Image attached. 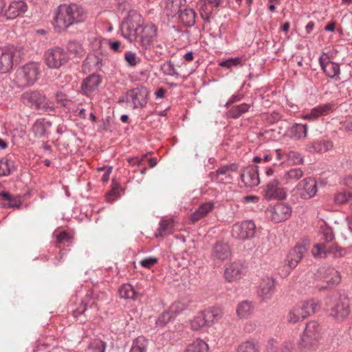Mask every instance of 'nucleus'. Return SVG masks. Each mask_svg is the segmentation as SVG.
Listing matches in <instances>:
<instances>
[{"label":"nucleus","instance_id":"40","mask_svg":"<svg viewBox=\"0 0 352 352\" xmlns=\"http://www.w3.org/2000/svg\"><path fill=\"white\" fill-rule=\"evenodd\" d=\"M186 3V0H168L166 9L170 10V14L176 15L182 12L181 6L182 3Z\"/></svg>","mask_w":352,"mask_h":352},{"label":"nucleus","instance_id":"47","mask_svg":"<svg viewBox=\"0 0 352 352\" xmlns=\"http://www.w3.org/2000/svg\"><path fill=\"white\" fill-rule=\"evenodd\" d=\"M13 166V162L10 160H0V176L8 175L11 173V167Z\"/></svg>","mask_w":352,"mask_h":352},{"label":"nucleus","instance_id":"9","mask_svg":"<svg viewBox=\"0 0 352 352\" xmlns=\"http://www.w3.org/2000/svg\"><path fill=\"white\" fill-rule=\"evenodd\" d=\"M148 90L142 85L129 90L126 94V102H132L133 109L143 108L148 102Z\"/></svg>","mask_w":352,"mask_h":352},{"label":"nucleus","instance_id":"42","mask_svg":"<svg viewBox=\"0 0 352 352\" xmlns=\"http://www.w3.org/2000/svg\"><path fill=\"white\" fill-rule=\"evenodd\" d=\"M192 330L197 331L204 327H206V320L202 311L199 312L190 322Z\"/></svg>","mask_w":352,"mask_h":352},{"label":"nucleus","instance_id":"43","mask_svg":"<svg viewBox=\"0 0 352 352\" xmlns=\"http://www.w3.org/2000/svg\"><path fill=\"white\" fill-rule=\"evenodd\" d=\"M113 187L106 195L107 201L109 203L114 201L119 196L120 192L122 190L121 186L113 179Z\"/></svg>","mask_w":352,"mask_h":352},{"label":"nucleus","instance_id":"49","mask_svg":"<svg viewBox=\"0 0 352 352\" xmlns=\"http://www.w3.org/2000/svg\"><path fill=\"white\" fill-rule=\"evenodd\" d=\"M242 58L240 57L230 58L229 59L221 61L219 65L223 67L230 69L241 64Z\"/></svg>","mask_w":352,"mask_h":352},{"label":"nucleus","instance_id":"53","mask_svg":"<svg viewBox=\"0 0 352 352\" xmlns=\"http://www.w3.org/2000/svg\"><path fill=\"white\" fill-rule=\"evenodd\" d=\"M124 58L128 65L131 67L135 66L140 61V59L137 57L136 54L131 52H127L124 55Z\"/></svg>","mask_w":352,"mask_h":352},{"label":"nucleus","instance_id":"64","mask_svg":"<svg viewBox=\"0 0 352 352\" xmlns=\"http://www.w3.org/2000/svg\"><path fill=\"white\" fill-rule=\"evenodd\" d=\"M166 92V89L163 87H161V88H159L155 92V96H156V98H162L164 97Z\"/></svg>","mask_w":352,"mask_h":352},{"label":"nucleus","instance_id":"19","mask_svg":"<svg viewBox=\"0 0 352 352\" xmlns=\"http://www.w3.org/2000/svg\"><path fill=\"white\" fill-rule=\"evenodd\" d=\"M285 192L283 188L278 187V182L274 179L269 182L264 190V196L268 200L278 199H283L285 198Z\"/></svg>","mask_w":352,"mask_h":352},{"label":"nucleus","instance_id":"7","mask_svg":"<svg viewBox=\"0 0 352 352\" xmlns=\"http://www.w3.org/2000/svg\"><path fill=\"white\" fill-rule=\"evenodd\" d=\"M256 227L252 220L237 222L232 226L231 234L236 239L245 241L254 237Z\"/></svg>","mask_w":352,"mask_h":352},{"label":"nucleus","instance_id":"37","mask_svg":"<svg viewBox=\"0 0 352 352\" xmlns=\"http://www.w3.org/2000/svg\"><path fill=\"white\" fill-rule=\"evenodd\" d=\"M107 343L100 339H92L87 346L88 352H105Z\"/></svg>","mask_w":352,"mask_h":352},{"label":"nucleus","instance_id":"45","mask_svg":"<svg viewBox=\"0 0 352 352\" xmlns=\"http://www.w3.org/2000/svg\"><path fill=\"white\" fill-rule=\"evenodd\" d=\"M305 318L303 315V312L299 307H294L289 313L288 321L290 323H296L300 320H304Z\"/></svg>","mask_w":352,"mask_h":352},{"label":"nucleus","instance_id":"28","mask_svg":"<svg viewBox=\"0 0 352 352\" xmlns=\"http://www.w3.org/2000/svg\"><path fill=\"white\" fill-rule=\"evenodd\" d=\"M195 12L191 8H185L179 15L180 21L187 27L193 26L195 23Z\"/></svg>","mask_w":352,"mask_h":352},{"label":"nucleus","instance_id":"26","mask_svg":"<svg viewBox=\"0 0 352 352\" xmlns=\"http://www.w3.org/2000/svg\"><path fill=\"white\" fill-rule=\"evenodd\" d=\"M214 208V204L211 202H206L199 206V208L190 214V220L194 223L205 216H206Z\"/></svg>","mask_w":352,"mask_h":352},{"label":"nucleus","instance_id":"54","mask_svg":"<svg viewBox=\"0 0 352 352\" xmlns=\"http://www.w3.org/2000/svg\"><path fill=\"white\" fill-rule=\"evenodd\" d=\"M340 276L339 275V273L336 271L333 274V275L325 280V283L329 286L330 288H332L340 283Z\"/></svg>","mask_w":352,"mask_h":352},{"label":"nucleus","instance_id":"56","mask_svg":"<svg viewBox=\"0 0 352 352\" xmlns=\"http://www.w3.org/2000/svg\"><path fill=\"white\" fill-rule=\"evenodd\" d=\"M73 237L65 231L60 232L56 235V242L58 243H63V241L72 242Z\"/></svg>","mask_w":352,"mask_h":352},{"label":"nucleus","instance_id":"50","mask_svg":"<svg viewBox=\"0 0 352 352\" xmlns=\"http://www.w3.org/2000/svg\"><path fill=\"white\" fill-rule=\"evenodd\" d=\"M162 70L163 71V72L165 75H168V76H178L179 75V74L177 73L176 69H175L174 64L170 61L166 62L164 64H163L162 65Z\"/></svg>","mask_w":352,"mask_h":352},{"label":"nucleus","instance_id":"24","mask_svg":"<svg viewBox=\"0 0 352 352\" xmlns=\"http://www.w3.org/2000/svg\"><path fill=\"white\" fill-rule=\"evenodd\" d=\"M95 303L94 300V292L92 290H88L86 295L81 301L79 307L73 311V316L74 318H78L81 315L85 314L87 306L90 307Z\"/></svg>","mask_w":352,"mask_h":352},{"label":"nucleus","instance_id":"39","mask_svg":"<svg viewBox=\"0 0 352 352\" xmlns=\"http://www.w3.org/2000/svg\"><path fill=\"white\" fill-rule=\"evenodd\" d=\"M252 306L251 302L244 300L241 302L236 309V314L240 318H247L252 312Z\"/></svg>","mask_w":352,"mask_h":352},{"label":"nucleus","instance_id":"15","mask_svg":"<svg viewBox=\"0 0 352 352\" xmlns=\"http://www.w3.org/2000/svg\"><path fill=\"white\" fill-rule=\"evenodd\" d=\"M292 214V207L285 203H278L272 208V221L280 223L287 220Z\"/></svg>","mask_w":352,"mask_h":352},{"label":"nucleus","instance_id":"21","mask_svg":"<svg viewBox=\"0 0 352 352\" xmlns=\"http://www.w3.org/2000/svg\"><path fill=\"white\" fill-rule=\"evenodd\" d=\"M307 251V248L303 245H296L289 252L287 257V264L290 269H294L302 259L304 253Z\"/></svg>","mask_w":352,"mask_h":352},{"label":"nucleus","instance_id":"62","mask_svg":"<svg viewBox=\"0 0 352 352\" xmlns=\"http://www.w3.org/2000/svg\"><path fill=\"white\" fill-rule=\"evenodd\" d=\"M0 198L5 201H13L14 197H12L9 192L2 191L0 192Z\"/></svg>","mask_w":352,"mask_h":352},{"label":"nucleus","instance_id":"30","mask_svg":"<svg viewBox=\"0 0 352 352\" xmlns=\"http://www.w3.org/2000/svg\"><path fill=\"white\" fill-rule=\"evenodd\" d=\"M260 346L255 340H250L240 344L236 349V352H258Z\"/></svg>","mask_w":352,"mask_h":352},{"label":"nucleus","instance_id":"29","mask_svg":"<svg viewBox=\"0 0 352 352\" xmlns=\"http://www.w3.org/2000/svg\"><path fill=\"white\" fill-rule=\"evenodd\" d=\"M175 226L174 220L173 219H164L160 223V227L155 233V236H163L164 235L172 233V230Z\"/></svg>","mask_w":352,"mask_h":352},{"label":"nucleus","instance_id":"34","mask_svg":"<svg viewBox=\"0 0 352 352\" xmlns=\"http://www.w3.org/2000/svg\"><path fill=\"white\" fill-rule=\"evenodd\" d=\"M208 350V344L202 340L197 339L188 345L185 352H207Z\"/></svg>","mask_w":352,"mask_h":352},{"label":"nucleus","instance_id":"61","mask_svg":"<svg viewBox=\"0 0 352 352\" xmlns=\"http://www.w3.org/2000/svg\"><path fill=\"white\" fill-rule=\"evenodd\" d=\"M204 1V3L202 6L206 8V10L208 9V4L213 5L214 8L219 7L221 3V0H203Z\"/></svg>","mask_w":352,"mask_h":352},{"label":"nucleus","instance_id":"10","mask_svg":"<svg viewBox=\"0 0 352 352\" xmlns=\"http://www.w3.org/2000/svg\"><path fill=\"white\" fill-rule=\"evenodd\" d=\"M157 27L152 23L142 25L138 34V42L143 49H148L153 44L154 39L157 36Z\"/></svg>","mask_w":352,"mask_h":352},{"label":"nucleus","instance_id":"5","mask_svg":"<svg viewBox=\"0 0 352 352\" xmlns=\"http://www.w3.org/2000/svg\"><path fill=\"white\" fill-rule=\"evenodd\" d=\"M40 67L36 63H29L24 65L17 73L16 80L19 87L31 86L38 80Z\"/></svg>","mask_w":352,"mask_h":352},{"label":"nucleus","instance_id":"14","mask_svg":"<svg viewBox=\"0 0 352 352\" xmlns=\"http://www.w3.org/2000/svg\"><path fill=\"white\" fill-rule=\"evenodd\" d=\"M102 82L101 76L99 74H92L84 78L81 82L80 91L83 95L90 96L94 91L98 89Z\"/></svg>","mask_w":352,"mask_h":352},{"label":"nucleus","instance_id":"13","mask_svg":"<svg viewBox=\"0 0 352 352\" xmlns=\"http://www.w3.org/2000/svg\"><path fill=\"white\" fill-rule=\"evenodd\" d=\"M258 168V166L250 165L242 170L240 176L246 187H254L259 184Z\"/></svg>","mask_w":352,"mask_h":352},{"label":"nucleus","instance_id":"12","mask_svg":"<svg viewBox=\"0 0 352 352\" xmlns=\"http://www.w3.org/2000/svg\"><path fill=\"white\" fill-rule=\"evenodd\" d=\"M316 251H313V255L315 257H325L327 255H332L334 258H340L344 256L346 254L344 248L337 245L327 246L322 243H317L314 245Z\"/></svg>","mask_w":352,"mask_h":352},{"label":"nucleus","instance_id":"3","mask_svg":"<svg viewBox=\"0 0 352 352\" xmlns=\"http://www.w3.org/2000/svg\"><path fill=\"white\" fill-rule=\"evenodd\" d=\"M326 305L329 315L338 322L345 320L350 313L349 299L344 295L331 296Z\"/></svg>","mask_w":352,"mask_h":352},{"label":"nucleus","instance_id":"20","mask_svg":"<svg viewBox=\"0 0 352 352\" xmlns=\"http://www.w3.org/2000/svg\"><path fill=\"white\" fill-rule=\"evenodd\" d=\"M335 104L333 102H328L320 104L313 108L311 111L304 116V118L307 120H315L320 116H325L333 110Z\"/></svg>","mask_w":352,"mask_h":352},{"label":"nucleus","instance_id":"25","mask_svg":"<svg viewBox=\"0 0 352 352\" xmlns=\"http://www.w3.org/2000/svg\"><path fill=\"white\" fill-rule=\"evenodd\" d=\"M204 316L206 327L212 326L223 316V311L219 307H209L202 311Z\"/></svg>","mask_w":352,"mask_h":352},{"label":"nucleus","instance_id":"59","mask_svg":"<svg viewBox=\"0 0 352 352\" xmlns=\"http://www.w3.org/2000/svg\"><path fill=\"white\" fill-rule=\"evenodd\" d=\"M109 47L110 48L116 52H121V49H120V45H121V43L120 41H111L109 40Z\"/></svg>","mask_w":352,"mask_h":352},{"label":"nucleus","instance_id":"57","mask_svg":"<svg viewBox=\"0 0 352 352\" xmlns=\"http://www.w3.org/2000/svg\"><path fill=\"white\" fill-rule=\"evenodd\" d=\"M56 99L58 102L60 103V105L64 107H67L68 106L70 100L67 98V96L63 92H58L56 95Z\"/></svg>","mask_w":352,"mask_h":352},{"label":"nucleus","instance_id":"22","mask_svg":"<svg viewBox=\"0 0 352 352\" xmlns=\"http://www.w3.org/2000/svg\"><path fill=\"white\" fill-rule=\"evenodd\" d=\"M243 266L239 262H233L227 267L224 272L225 278L228 282H233L240 279L243 276Z\"/></svg>","mask_w":352,"mask_h":352},{"label":"nucleus","instance_id":"60","mask_svg":"<svg viewBox=\"0 0 352 352\" xmlns=\"http://www.w3.org/2000/svg\"><path fill=\"white\" fill-rule=\"evenodd\" d=\"M201 15L205 22H210L211 13L208 10H206L204 6H201Z\"/></svg>","mask_w":352,"mask_h":352},{"label":"nucleus","instance_id":"48","mask_svg":"<svg viewBox=\"0 0 352 352\" xmlns=\"http://www.w3.org/2000/svg\"><path fill=\"white\" fill-rule=\"evenodd\" d=\"M211 179L213 182H222L221 180L219 179V175H226V177L231 178L229 172L226 169L225 166L219 167L215 172L210 173Z\"/></svg>","mask_w":352,"mask_h":352},{"label":"nucleus","instance_id":"38","mask_svg":"<svg viewBox=\"0 0 352 352\" xmlns=\"http://www.w3.org/2000/svg\"><path fill=\"white\" fill-rule=\"evenodd\" d=\"M67 49L75 57L81 58L85 54L82 45L76 41H69L67 43Z\"/></svg>","mask_w":352,"mask_h":352},{"label":"nucleus","instance_id":"1","mask_svg":"<svg viewBox=\"0 0 352 352\" xmlns=\"http://www.w3.org/2000/svg\"><path fill=\"white\" fill-rule=\"evenodd\" d=\"M87 12L77 3L60 5L55 11L54 26L58 32L65 31L69 28L85 21Z\"/></svg>","mask_w":352,"mask_h":352},{"label":"nucleus","instance_id":"18","mask_svg":"<svg viewBox=\"0 0 352 352\" xmlns=\"http://www.w3.org/2000/svg\"><path fill=\"white\" fill-rule=\"evenodd\" d=\"M274 280L271 277L263 278L258 289V296L262 300H268L272 298L274 292Z\"/></svg>","mask_w":352,"mask_h":352},{"label":"nucleus","instance_id":"46","mask_svg":"<svg viewBox=\"0 0 352 352\" xmlns=\"http://www.w3.org/2000/svg\"><path fill=\"white\" fill-rule=\"evenodd\" d=\"M304 173L300 168H292L285 173V177L287 179L290 181H298L300 179Z\"/></svg>","mask_w":352,"mask_h":352},{"label":"nucleus","instance_id":"23","mask_svg":"<svg viewBox=\"0 0 352 352\" xmlns=\"http://www.w3.org/2000/svg\"><path fill=\"white\" fill-rule=\"evenodd\" d=\"M319 62L323 72L329 78H338L340 74V65L329 60H324L322 57Z\"/></svg>","mask_w":352,"mask_h":352},{"label":"nucleus","instance_id":"63","mask_svg":"<svg viewBox=\"0 0 352 352\" xmlns=\"http://www.w3.org/2000/svg\"><path fill=\"white\" fill-rule=\"evenodd\" d=\"M9 203L7 205H5L4 207L7 208H19L20 206V201L19 200L16 199L14 197L13 201H8Z\"/></svg>","mask_w":352,"mask_h":352},{"label":"nucleus","instance_id":"58","mask_svg":"<svg viewBox=\"0 0 352 352\" xmlns=\"http://www.w3.org/2000/svg\"><path fill=\"white\" fill-rule=\"evenodd\" d=\"M334 234L332 230L329 228H327L322 231V239L329 243L333 240Z\"/></svg>","mask_w":352,"mask_h":352},{"label":"nucleus","instance_id":"55","mask_svg":"<svg viewBox=\"0 0 352 352\" xmlns=\"http://www.w3.org/2000/svg\"><path fill=\"white\" fill-rule=\"evenodd\" d=\"M158 262L155 257H146L140 261V265L145 268H151Z\"/></svg>","mask_w":352,"mask_h":352},{"label":"nucleus","instance_id":"41","mask_svg":"<svg viewBox=\"0 0 352 352\" xmlns=\"http://www.w3.org/2000/svg\"><path fill=\"white\" fill-rule=\"evenodd\" d=\"M175 314L173 311H165L161 314L156 320V325L158 327L165 326L169 321L173 319Z\"/></svg>","mask_w":352,"mask_h":352},{"label":"nucleus","instance_id":"44","mask_svg":"<svg viewBox=\"0 0 352 352\" xmlns=\"http://www.w3.org/2000/svg\"><path fill=\"white\" fill-rule=\"evenodd\" d=\"M32 130L36 138L44 137L46 134V127L45 124L43 121L39 120H36L34 123Z\"/></svg>","mask_w":352,"mask_h":352},{"label":"nucleus","instance_id":"8","mask_svg":"<svg viewBox=\"0 0 352 352\" xmlns=\"http://www.w3.org/2000/svg\"><path fill=\"white\" fill-rule=\"evenodd\" d=\"M46 65L50 69H58L68 61V56L63 49L56 47L45 53Z\"/></svg>","mask_w":352,"mask_h":352},{"label":"nucleus","instance_id":"6","mask_svg":"<svg viewBox=\"0 0 352 352\" xmlns=\"http://www.w3.org/2000/svg\"><path fill=\"white\" fill-rule=\"evenodd\" d=\"M320 326L317 322H308L301 336L300 347L309 350L316 346L320 338Z\"/></svg>","mask_w":352,"mask_h":352},{"label":"nucleus","instance_id":"4","mask_svg":"<svg viewBox=\"0 0 352 352\" xmlns=\"http://www.w3.org/2000/svg\"><path fill=\"white\" fill-rule=\"evenodd\" d=\"M23 48L8 46L0 48V74L10 72L14 65H19L24 56Z\"/></svg>","mask_w":352,"mask_h":352},{"label":"nucleus","instance_id":"51","mask_svg":"<svg viewBox=\"0 0 352 352\" xmlns=\"http://www.w3.org/2000/svg\"><path fill=\"white\" fill-rule=\"evenodd\" d=\"M352 195L350 191L338 192L334 198L335 202L338 204H343L351 198Z\"/></svg>","mask_w":352,"mask_h":352},{"label":"nucleus","instance_id":"16","mask_svg":"<svg viewBox=\"0 0 352 352\" xmlns=\"http://www.w3.org/2000/svg\"><path fill=\"white\" fill-rule=\"evenodd\" d=\"M231 256L230 247L227 243L217 241L212 248L211 258L213 261H225Z\"/></svg>","mask_w":352,"mask_h":352},{"label":"nucleus","instance_id":"2","mask_svg":"<svg viewBox=\"0 0 352 352\" xmlns=\"http://www.w3.org/2000/svg\"><path fill=\"white\" fill-rule=\"evenodd\" d=\"M143 24L142 16L135 10H130L120 25L122 36L131 43L138 41V34Z\"/></svg>","mask_w":352,"mask_h":352},{"label":"nucleus","instance_id":"36","mask_svg":"<svg viewBox=\"0 0 352 352\" xmlns=\"http://www.w3.org/2000/svg\"><path fill=\"white\" fill-rule=\"evenodd\" d=\"M290 133L296 140L305 138L307 133V126L306 124H295L291 127Z\"/></svg>","mask_w":352,"mask_h":352},{"label":"nucleus","instance_id":"35","mask_svg":"<svg viewBox=\"0 0 352 352\" xmlns=\"http://www.w3.org/2000/svg\"><path fill=\"white\" fill-rule=\"evenodd\" d=\"M250 107V104L243 103L239 105H235L233 106L230 110L228 113V116L229 118H239L243 113H246L248 111Z\"/></svg>","mask_w":352,"mask_h":352},{"label":"nucleus","instance_id":"27","mask_svg":"<svg viewBox=\"0 0 352 352\" xmlns=\"http://www.w3.org/2000/svg\"><path fill=\"white\" fill-rule=\"evenodd\" d=\"M333 146L329 141L316 140L307 146V150L312 153H324Z\"/></svg>","mask_w":352,"mask_h":352},{"label":"nucleus","instance_id":"11","mask_svg":"<svg viewBox=\"0 0 352 352\" xmlns=\"http://www.w3.org/2000/svg\"><path fill=\"white\" fill-rule=\"evenodd\" d=\"M296 189L302 199L312 198L318 190L316 181L313 177H307L298 184Z\"/></svg>","mask_w":352,"mask_h":352},{"label":"nucleus","instance_id":"32","mask_svg":"<svg viewBox=\"0 0 352 352\" xmlns=\"http://www.w3.org/2000/svg\"><path fill=\"white\" fill-rule=\"evenodd\" d=\"M119 294L121 298L124 299H136L138 293L131 284H124L119 289Z\"/></svg>","mask_w":352,"mask_h":352},{"label":"nucleus","instance_id":"33","mask_svg":"<svg viewBox=\"0 0 352 352\" xmlns=\"http://www.w3.org/2000/svg\"><path fill=\"white\" fill-rule=\"evenodd\" d=\"M148 340L144 336H139L134 340L130 352H146Z\"/></svg>","mask_w":352,"mask_h":352},{"label":"nucleus","instance_id":"52","mask_svg":"<svg viewBox=\"0 0 352 352\" xmlns=\"http://www.w3.org/2000/svg\"><path fill=\"white\" fill-rule=\"evenodd\" d=\"M287 158L288 161L295 164H299L303 162V157L298 153L293 151L287 153Z\"/></svg>","mask_w":352,"mask_h":352},{"label":"nucleus","instance_id":"31","mask_svg":"<svg viewBox=\"0 0 352 352\" xmlns=\"http://www.w3.org/2000/svg\"><path fill=\"white\" fill-rule=\"evenodd\" d=\"M303 312L305 318L315 314L320 309V305L318 302H315L314 300L304 302L301 306L299 307Z\"/></svg>","mask_w":352,"mask_h":352},{"label":"nucleus","instance_id":"17","mask_svg":"<svg viewBox=\"0 0 352 352\" xmlns=\"http://www.w3.org/2000/svg\"><path fill=\"white\" fill-rule=\"evenodd\" d=\"M28 10L27 3L22 1H14L10 3L8 8L5 10V16L8 19H14L21 16Z\"/></svg>","mask_w":352,"mask_h":352}]
</instances>
